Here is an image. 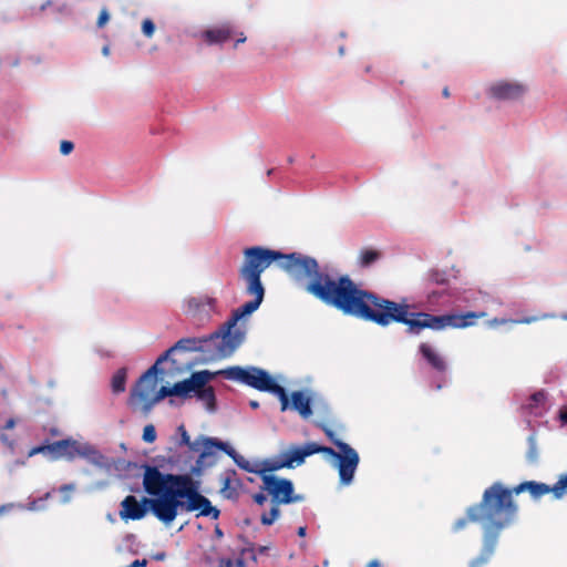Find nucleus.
Wrapping results in <instances>:
<instances>
[{
  "label": "nucleus",
  "instance_id": "nucleus-1",
  "mask_svg": "<svg viewBox=\"0 0 567 567\" xmlns=\"http://www.w3.org/2000/svg\"><path fill=\"white\" fill-rule=\"evenodd\" d=\"M313 298L343 316L372 322L381 328L392 323L405 326L409 309L416 308L405 297L395 301L365 289L349 274H342L328 264Z\"/></svg>",
  "mask_w": 567,
  "mask_h": 567
},
{
  "label": "nucleus",
  "instance_id": "nucleus-2",
  "mask_svg": "<svg viewBox=\"0 0 567 567\" xmlns=\"http://www.w3.org/2000/svg\"><path fill=\"white\" fill-rule=\"evenodd\" d=\"M225 359L199 336H186L176 340L165 349L135 381L131 389L128 403L132 406L142 404L141 410L147 415L153 408L167 399L169 403V391L162 386L155 392L158 383L169 371L182 374L198 364H208L216 360Z\"/></svg>",
  "mask_w": 567,
  "mask_h": 567
},
{
  "label": "nucleus",
  "instance_id": "nucleus-3",
  "mask_svg": "<svg viewBox=\"0 0 567 567\" xmlns=\"http://www.w3.org/2000/svg\"><path fill=\"white\" fill-rule=\"evenodd\" d=\"M527 489V481L508 487L496 481L484 489L478 503L471 505L466 514L455 520L454 530L465 527L467 523L477 524L482 532H502L514 528L519 519V508L515 495Z\"/></svg>",
  "mask_w": 567,
  "mask_h": 567
},
{
  "label": "nucleus",
  "instance_id": "nucleus-4",
  "mask_svg": "<svg viewBox=\"0 0 567 567\" xmlns=\"http://www.w3.org/2000/svg\"><path fill=\"white\" fill-rule=\"evenodd\" d=\"M272 264L285 270L308 295L315 297L327 264L299 252H285L267 246L252 245L243 249L241 270L262 275Z\"/></svg>",
  "mask_w": 567,
  "mask_h": 567
},
{
  "label": "nucleus",
  "instance_id": "nucleus-5",
  "mask_svg": "<svg viewBox=\"0 0 567 567\" xmlns=\"http://www.w3.org/2000/svg\"><path fill=\"white\" fill-rule=\"evenodd\" d=\"M238 277L245 282V295L251 299L231 310L227 319L214 331L199 336L225 359L231 357L247 338V322L264 302L266 288L260 274L238 269Z\"/></svg>",
  "mask_w": 567,
  "mask_h": 567
},
{
  "label": "nucleus",
  "instance_id": "nucleus-6",
  "mask_svg": "<svg viewBox=\"0 0 567 567\" xmlns=\"http://www.w3.org/2000/svg\"><path fill=\"white\" fill-rule=\"evenodd\" d=\"M144 487L152 496V514H157L159 501L169 499L186 482L182 451L169 452L168 456L156 455L151 462L143 460Z\"/></svg>",
  "mask_w": 567,
  "mask_h": 567
},
{
  "label": "nucleus",
  "instance_id": "nucleus-7",
  "mask_svg": "<svg viewBox=\"0 0 567 567\" xmlns=\"http://www.w3.org/2000/svg\"><path fill=\"white\" fill-rule=\"evenodd\" d=\"M202 480H186L177 492L166 501H159L155 517L169 526L179 513L198 512L197 516L218 519L220 509L202 494Z\"/></svg>",
  "mask_w": 567,
  "mask_h": 567
},
{
  "label": "nucleus",
  "instance_id": "nucleus-8",
  "mask_svg": "<svg viewBox=\"0 0 567 567\" xmlns=\"http://www.w3.org/2000/svg\"><path fill=\"white\" fill-rule=\"evenodd\" d=\"M228 381L249 386L260 392L276 396L280 403V411L286 412L293 405L290 399L300 396L303 392H291L278 381L281 375L274 377L268 370L256 365H228L226 367Z\"/></svg>",
  "mask_w": 567,
  "mask_h": 567
},
{
  "label": "nucleus",
  "instance_id": "nucleus-9",
  "mask_svg": "<svg viewBox=\"0 0 567 567\" xmlns=\"http://www.w3.org/2000/svg\"><path fill=\"white\" fill-rule=\"evenodd\" d=\"M488 298L486 292L472 288L463 289L458 287H442L421 290V308L429 311H439L441 309L472 308L478 305V301H485Z\"/></svg>",
  "mask_w": 567,
  "mask_h": 567
},
{
  "label": "nucleus",
  "instance_id": "nucleus-10",
  "mask_svg": "<svg viewBox=\"0 0 567 567\" xmlns=\"http://www.w3.org/2000/svg\"><path fill=\"white\" fill-rule=\"evenodd\" d=\"M224 442L216 436L199 434L189 450L182 451L187 480H202L206 470L212 467L219 453H223Z\"/></svg>",
  "mask_w": 567,
  "mask_h": 567
},
{
  "label": "nucleus",
  "instance_id": "nucleus-11",
  "mask_svg": "<svg viewBox=\"0 0 567 567\" xmlns=\"http://www.w3.org/2000/svg\"><path fill=\"white\" fill-rule=\"evenodd\" d=\"M270 493V507L260 515V523L265 527L274 525L280 517V506L301 503L306 499L303 494L295 492L292 480L284 476H270L264 480Z\"/></svg>",
  "mask_w": 567,
  "mask_h": 567
},
{
  "label": "nucleus",
  "instance_id": "nucleus-12",
  "mask_svg": "<svg viewBox=\"0 0 567 567\" xmlns=\"http://www.w3.org/2000/svg\"><path fill=\"white\" fill-rule=\"evenodd\" d=\"M38 454L47 456L50 461L65 458L69 462L75 458L85 461V456H92V450L89 442L80 443L73 436H66L61 440L51 441L49 437L43 439L39 444L31 446L27 452V458Z\"/></svg>",
  "mask_w": 567,
  "mask_h": 567
},
{
  "label": "nucleus",
  "instance_id": "nucleus-13",
  "mask_svg": "<svg viewBox=\"0 0 567 567\" xmlns=\"http://www.w3.org/2000/svg\"><path fill=\"white\" fill-rule=\"evenodd\" d=\"M415 362L421 371L430 372V386L433 390L440 391L450 384L451 378L449 375V362L429 342H421L417 346Z\"/></svg>",
  "mask_w": 567,
  "mask_h": 567
},
{
  "label": "nucleus",
  "instance_id": "nucleus-14",
  "mask_svg": "<svg viewBox=\"0 0 567 567\" xmlns=\"http://www.w3.org/2000/svg\"><path fill=\"white\" fill-rule=\"evenodd\" d=\"M89 446L92 450V456H85V461L99 470H103L106 473L115 471V476L120 480L125 478H143L144 480V466L142 461L125 460L123 457L114 458L102 453L94 444L89 442Z\"/></svg>",
  "mask_w": 567,
  "mask_h": 567
},
{
  "label": "nucleus",
  "instance_id": "nucleus-15",
  "mask_svg": "<svg viewBox=\"0 0 567 567\" xmlns=\"http://www.w3.org/2000/svg\"><path fill=\"white\" fill-rule=\"evenodd\" d=\"M291 392H303L300 396L291 398L290 404L293 405L288 411L297 412L301 419H310L315 411L319 416V421L331 422L332 411L329 402L320 394L316 393L311 389L292 390Z\"/></svg>",
  "mask_w": 567,
  "mask_h": 567
},
{
  "label": "nucleus",
  "instance_id": "nucleus-16",
  "mask_svg": "<svg viewBox=\"0 0 567 567\" xmlns=\"http://www.w3.org/2000/svg\"><path fill=\"white\" fill-rule=\"evenodd\" d=\"M327 461L338 471L340 486L346 487L353 483L360 464V455L353 446L347 443L339 449L332 447Z\"/></svg>",
  "mask_w": 567,
  "mask_h": 567
},
{
  "label": "nucleus",
  "instance_id": "nucleus-17",
  "mask_svg": "<svg viewBox=\"0 0 567 567\" xmlns=\"http://www.w3.org/2000/svg\"><path fill=\"white\" fill-rule=\"evenodd\" d=\"M409 309L405 321V333L410 337L420 336L425 329L441 332L450 328L449 310L443 313Z\"/></svg>",
  "mask_w": 567,
  "mask_h": 567
},
{
  "label": "nucleus",
  "instance_id": "nucleus-18",
  "mask_svg": "<svg viewBox=\"0 0 567 567\" xmlns=\"http://www.w3.org/2000/svg\"><path fill=\"white\" fill-rule=\"evenodd\" d=\"M527 92V86L519 82L499 80L486 90L488 99L498 102H517Z\"/></svg>",
  "mask_w": 567,
  "mask_h": 567
},
{
  "label": "nucleus",
  "instance_id": "nucleus-19",
  "mask_svg": "<svg viewBox=\"0 0 567 567\" xmlns=\"http://www.w3.org/2000/svg\"><path fill=\"white\" fill-rule=\"evenodd\" d=\"M220 483L221 487L219 493L225 499L236 502L241 493L249 492L244 481L238 476L236 470L233 467L226 468L220 474Z\"/></svg>",
  "mask_w": 567,
  "mask_h": 567
},
{
  "label": "nucleus",
  "instance_id": "nucleus-20",
  "mask_svg": "<svg viewBox=\"0 0 567 567\" xmlns=\"http://www.w3.org/2000/svg\"><path fill=\"white\" fill-rule=\"evenodd\" d=\"M150 502V505H145L137 499L134 495H127L120 504V517L124 522L140 520L144 518L148 513H152V497L145 498Z\"/></svg>",
  "mask_w": 567,
  "mask_h": 567
},
{
  "label": "nucleus",
  "instance_id": "nucleus-21",
  "mask_svg": "<svg viewBox=\"0 0 567 567\" xmlns=\"http://www.w3.org/2000/svg\"><path fill=\"white\" fill-rule=\"evenodd\" d=\"M192 368L190 375L186 378L189 382V388L192 390V393L194 398L198 395L200 391H206L208 388H213L210 385V382L216 379L217 377H221L225 380H228V377L226 374V368L217 370V371H210L208 369L204 370H193Z\"/></svg>",
  "mask_w": 567,
  "mask_h": 567
},
{
  "label": "nucleus",
  "instance_id": "nucleus-22",
  "mask_svg": "<svg viewBox=\"0 0 567 567\" xmlns=\"http://www.w3.org/2000/svg\"><path fill=\"white\" fill-rule=\"evenodd\" d=\"M460 270H456L454 267L451 270L440 269L436 267L430 268L423 276L421 280V290H425V288L435 289L442 287H450L451 278L456 279Z\"/></svg>",
  "mask_w": 567,
  "mask_h": 567
},
{
  "label": "nucleus",
  "instance_id": "nucleus-23",
  "mask_svg": "<svg viewBox=\"0 0 567 567\" xmlns=\"http://www.w3.org/2000/svg\"><path fill=\"white\" fill-rule=\"evenodd\" d=\"M487 313L484 310H461L453 308L449 310L450 329H466L476 324L480 318Z\"/></svg>",
  "mask_w": 567,
  "mask_h": 567
},
{
  "label": "nucleus",
  "instance_id": "nucleus-24",
  "mask_svg": "<svg viewBox=\"0 0 567 567\" xmlns=\"http://www.w3.org/2000/svg\"><path fill=\"white\" fill-rule=\"evenodd\" d=\"M284 468H286L285 463L280 454L277 453L276 455L262 460H255L252 474L257 475L264 483V480H268L270 476H277L276 472Z\"/></svg>",
  "mask_w": 567,
  "mask_h": 567
},
{
  "label": "nucleus",
  "instance_id": "nucleus-25",
  "mask_svg": "<svg viewBox=\"0 0 567 567\" xmlns=\"http://www.w3.org/2000/svg\"><path fill=\"white\" fill-rule=\"evenodd\" d=\"M549 394L547 390L540 389L530 394L527 399V402L520 405V409L534 416H543L545 415L549 408L546 406V402L548 401Z\"/></svg>",
  "mask_w": 567,
  "mask_h": 567
},
{
  "label": "nucleus",
  "instance_id": "nucleus-26",
  "mask_svg": "<svg viewBox=\"0 0 567 567\" xmlns=\"http://www.w3.org/2000/svg\"><path fill=\"white\" fill-rule=\"evenodd\" d=\"M169 391V406L178 409L185 404L188 399L194 398L189 388V382L185 378L168 385Z\"/></svg>",
  "mask_w": 567,
  "mask_h": 567
},
{
  "label": "nucleus",
  "instance_id": "nucleus-27",
  "mask_svg": "<svg viewBox=\"0 0 567 567\" xmlns=\"http://www.w3.org/2000/svg\"><path fill=\"white\" fill-rule=\"evenodd\" d=\"M235 30L229 23H224L220 27L209 28L202 32V38L208 45H223Z\"/></svg>",
  "mask_w": 567,
  "mask_h": 567
},
{
  "label": "nucleus",
  "instance_id": "nucleus-28",
  "mask_svg": "<svg viewBox=\"0 0 567 567\" xmlns=\"http://www.w3.org/2000/svg\"><path fill=\"white\" fill-rule=\"evenodd\" d=\"M286 468L293 470L305 464L302 447L300 443H291L286 449L279 451Z\"/></svg>",
  "mask_w": 567,
  "mask_h": 567
},
{
  "label": "nucleus",
  "instance_id": "nucleus-29",
  "mask_svg": "<svg viewBox=\"0 0 567 567\" xmlns=\"http://www.w3.org/2000/svg\"><path fill=\"white\" fill-rule=\"evenodd\" d=\"M247 560L256 563L255 546L240 549L237 558H220L218 567H247Z\"/></svg>",
  "mask_w": 567,
  "mask_h": 567
},
{
  "label": "nucleus",
  "instance_id": "nucleus-30",
  "mask_svg": "<svg viewBox=\"0 0 567 567\" xmlns=\"http://www.w3.org/2000/svg\"><path fill=\"white\" fill-rule=\"evenodd\" d=\"M223 453L230 457L239 470L252 474L254 462L245 458L229 441L224 442Z\"/></svg>",
  "mask_w": 567,
  "mask_h": 567
},
{
  "label": "nucleus",
  "instance_id": "nucleus-31",
  "mask_svg": "<svg viewBox=\"0 0 567 567\" xmlns=\"http://www.w3.org/2000/svg\"><path fill=\"white\" fill-rule=\"evenodd\" d=\"M195 400L200 402L205 411L209 414H215L219 410V403L214 388H208L206 391H200Z\"/></svg>",
  "mask_w": 567,
  "mask_h": 567
},
{
  "label": "nucleus",
  "instance_id": "nucleus-32",
  "mask_svg": "<svg viewBox=\"0 0 567 567\" xmlns=\"http://www.w3.org/2000/svg\"><path fill=\"white\" fill-rule=\"evenodd\" d=\"M527 426L529 429V435L527 436V452H526V461L529 464H537L539 460L538 450H537V429H535L532 423L528 421Z\"/></svg>",
  "mask_w": 567,
  "mask_h": 567
},
{
  "label": "nucleus",
  "instance_id": "nucleus-33",
  "mask_svg": "<svg viewBox=\"0 0 567 567\" xmlns=\"http://www.w3.org/2000/svg\"><path fill=\"white\" fill-rule=\"evenodd\" d=\"M173 441L174 447H169V452L179 451L183 447H185V450H189L190 445H193V441H190V436L184 424H179L176 427Z\"/></svg>",
  "mask_w": 567,
  "mask_h": 567
},
{
  "label": "nucleus",
  "instance_id": "nucleus-34",
  "mask_svg": "<svg viewBox=\"0 0 567 567\" xmlns=\"http://www.w3.org/2000/svg\"><path fill=\"white\" fill-rule=\"evenodd\" d=\"M303 452V456L307 460V457L312 456L315 454H322L323 457L327 460L332 446H328L321 442L317 441H306L303 443H300Z\"/></svg>",
  "mask_w": 567,
  "mask_h": 567
},
{
  "label": "nucleus",
  "instance_id": "nucleus-35",
  "mask_svg": "<svg viewBox=\"0 0 567 567\" xmlns=\"http://www.w3.org/2000/svg\"><path fill=\"white\" fill-rule=\"evenodd\" d=\"M127 368L122 367L117 369L114 374L111 378V391L113 394L118 395L126 390V382H127Z\"/></svg>",
  "mask_w": 567,
  "mask_h": 567
},
{
  "label": "nucleus",
  "instance_id": "nucleus-36",
  "mask_svg": "<svg viewBox=\"0 0 567 567\" xmlns=\"http://www.w3.org/2000/svg\"><path fill=\"white\" fill-rule=\"evenodd\" d=\"M496 536H497V534H486L485 542H484L485 548L480 557L473 559L470 563V567H480L488 560L489 556L493 553V548L496 544Z\"/></svg>",
  "mask_w": 567,
  "mask_h": 567
},
{
  "label": "nucleus",
  "instance_id": "nucleus-37",
  "mask_svg": "<svg viewBox=\"0 0 567 567\" xmlns=\"http://www.w3.org/2000/svg\"><path fill=\"white\" fill-rule=\"evenodd\" d=\"M19 107L20 104L16 99H0V121H10Z\"/></svg>",
  "mask_w": 567,
  "mask_h": 567
},
{
  "label": "nucleus",
  "instance_id": "nucleus-38",
  "mask_svg": "<svg viewBox=\"0 0 567 567\" xmlns=\"http://www.w3.org/2000/svg\"><path fill=\"white\" fill-rule=\"evenodd\" d=\"M316 427L320 429L327 440L332 444V447L333 449H339L340 446L347 444V442H344L342 439H340L336 431H333L330 426H329V423L330 422H324V421H315L313 422Z\"/></svg>",
  "mask_w": 567,
  "mask_h": 567
},
{
  "label": "nucleus",
  "instance_id": "nucleus-39",
  "mask_svg": "<svg viewBox=\"0 0 567 567\" xmlns=\"http://www.w3.org/2000/svg\"><path fill=\"white\" fill-rule=\"evenodd\" d=\"M549 484L538 481H527L526 492L530 495L532 499L538 501L544 495L549 494Z\"/></svg>",
  "mask_w": 567,
  "mask_h": 567
},
{
  "label": "nucleus",
  "instance_id": "nucleus-40",
  "mask_svg": "<svg viewBox=\"0 0 567 567\" xmlns=\"http://www.w3.org/2000/svg\"><path fill=\"white\" fill-rule=\"evenodd\" d=\"M549 492L555 499H561L567 495V473H561L556 483L549 485Z\"/></svg>",
  "mask_w": 567,
  "mask_h": 567
},
{
  "label": "nucleus",
  "instance_id": "nucleus-41",
  "mask_svg": "<svg viewBox=\"0 0 567 567\" xmlns=\"http://www.w3.org/2000/svg\"><path fill=\"white\" fill-rule=\"evenodd\" d=\"M51 494L48 492L43 496L30 499L27 505L18 504L19 509H27V511H40L43 509L47 505L48 499L50 498Z\"/></svg>",
  "mask_w": 567,
  "mask_h": 567
},
{
  "label": "nucleus",
  "instance_id": "nucleus-42",
  "mask_svg": "<svg viewBox=\"0 0 567 567\" xmlns=\"http://www.w3.org/2000/svg\"><path fill=\"white\" fill-rule=\"evenodd\" d=\"M379 259V252L374 249H362L359 255V265L369 268Z\"/></svg>",
  "mask_w": 567,
  "mask_h": 567
},
{
  "label": "nucleus",
  "instance_id": "nucleus-43",
  "mask_svg": "<svg viewBox=\"0 0 567 567\" xmlns=\"http://www.w3.org/2000/svg\"><path fill=\"white\" fill-rule=\"evenodd\" d=\"M536 318L535 317H525L523 319H517V320H513V319H507V318H493L491 320H487L486 321V324L488 328H496L501 324H506V323H511V324H515V323H530L533 321H535Z\"/></svg>",
  "mask_w": 567,
  "mask_h": 567
},
{
  "label": "nucleus",
  "instance_id": "nucleus-44",
  "mask_svg": "<svg viewBox=\"0 0 567 567\" xmlns=\"http://www.w3.org/2000/svg\"><path fill=\"white\" fill-rule=\"evenodd\" d=\"M204 306L203 298L189 297L185 300L184 311L186 313L196 315Z\"/></svg>",
  "mask_w": 567,
  "mask_h": 567
},
{
  "label": "nucleus",
  "instance_id": "nucleus-45",
  "mask_svg": "<svg viewBox=\"0 0 567 567\" xmlns=\"http://www.w3.org/2000/svg\"><path fill=\"white\" fill-rule=\"evenodd\" d=\"M268 498L270 499L269 489L266 487V484L262 483L259 489L252 494V501L256 505L264 506Z\"/></svg>",
  "mask_w": 567,
  "mask_h": 567
},
{
  "label": "nucleus",
  "instance_id": "nucleus-46",
  "mask_svg": "<svg viewBox=\"0 0 567 567\" xmlns=\"http://www.w3.org/2000/svg\"><path fill=\"white\" fill-rule=\"evenodd\" d=\"M141 30L145 38L151 39L156 31V24L151 18H145L142 21Z\"/></svg>",
  "mask_w": 567,
  "mask_h": 567
},
{
  "label": "nucleus",
  "instance_id": "nucleus-47",
  "mask_svg": "<svg viewBox=\"0 0 567 567\" xmlns=\"http://www.w3.org/2000/svg\"><path fill=\"white\" fill-rule=\"evenodd\" d=\"M157 439V431L154 424H146L143 429L142 440L145 443H154Z\"/></svg>",
  "mask_w": 567,
  "mask_h": 567
},
{
  "label": "nucleus",
  "instance_id": "nucleus-48",
  "mask_svg": "<svg viewBox=\"0 0 567 567\" xmlns=\"http://www.w3.org/2000/svg\"><path fill=\"white\" fill-rule=\"evenodd\" d=\"M111 20V13L106 7H103L100 10L99 17L96 19V28L103 29Z\"/></svg>",
  "mask_w": 567,
  "mask_h": 567
},
{
  "label": "nucleus",
  "instance_id": "nucleus-49",
  "mask_svg": "<svg viewBox=\"0 0 567 567\" xmlns=\"http://www.w3.org/2000/svg\"><path fill=\"white\" fill-rule=\"evenodd\" d=\"M74 143L70 140H62L60 142V147H59V152L61 155L63 156H68L70 155L73 151H74Z\"/></svg>",
  "mask_w": 567,
  "mask_h": 567
},
{
  "label": "nucleus",
  "instance_id": "nucleus-50",
  "mask_svg": "<svg viewBox=\"0 0 567 567\" xmlns=\"http://www.w3.org/2000/svg\"><path fill=\"white\" fill-rule=\"evenodd\" d=\"M555 420L561 427H567V403L561 405L556 413Z\"/></svg>",
  "mask_w": 567,
  "mask_h": 567
},
{
  "label": "nucleus",
  "instance_id": "nucleus-51",
  "mask_svg": "<svg viewBox=\"0 0 567 567\" xmlns=\"http://www.w3.org/2000/svg\"><path fill=\"white\" fill-rule=\"evenodd\" d=\"M0 442L10 450L11 454L16 453V440L10 439L6 433H0Z\"/></svg>",
  "mask_w": 567,
  "mask_h": 567
},
{
  "label": "nucleus",
  "instance_id": "nucleus-52",
  "mask_svg": "<svg viewBox=\"0 0 567 567\" xmlns=\"http://www.w3.org/2000/svg\"><path fill=\"white\" fill-rule=\"evenodd\" d=\"M20 63V58L19 56H4V58H0V66L1 65H9V66H18Z\"/></svg>",
  "mask_w": 567,
  "mask_h": 567
},
{
  "label": "nucleus",
  "instance_id": "nucleus-53",
  "mask_svg": "<svg viewBox=\"0 0 567 567\" xmlns=\"http://www.w3.org/2000/svg\"><path fill=\"white\" fill-rule=\"evenodd\" d=\"M14 508H18V504L6 503V504L0 505V516L11 512Z\"/></svg>",
  "mask_w": 567,
  "mask_h": 567
},
{
  "label": "nucleus",
  "instance_id": "nucleus-54",
  "mask_svg": "<svg viewBox=\"0 0 567 567\" xmlns=\"http://www.w3.org/2000/svg\"><path fill=\"white\" fill-rule=\"evenodd\" d=\"M54 11L56 13H61V14H66V16L71 14V9L68 6V3H65V2L54 7Z\"/></svg>",
  "mask_w": 567,
  "mask_h": 567
},
{
  "label": "nucleus",
  "instance_id": "nucleus-55",
  "mask_svg": "<svg viewBox=\"0 0 567 567\" xmlns=\"http://www.w3.org/2000/svg\"><path fill=\"white\" fill-rule=\"evenodd\" d=\"M203 302H204V305H207L210 308L212 311H215L216 305H217V299L216 298L206 296L203 299Z\"/></svg>",
  "mask_w": 567,
  "mask_h": 567
},
{
  "label": "nucleus",
  "instance_id": "nucleus-56",
  "mask_svg": "<svg viewBox=\"0 0 567 567\" xmlns=\"http://www.w3.org/2000/svg\"><path fill=\"white\" fill-rule=\"evenodd\" d=\"M237 35L236 40H235V43H234V48H237L239 44L241 43H245L247 41V37L245 35L244 32H236L235 33Z\"/></svg>",
  "mask_w": 567,
  "mask_h": 567
},
{
  "label": "nucleus",
  "instance_id": "nucleus-57",
  "mask_svg": "<svg viewBox=\"0 0 567 567\" xmlns=\"http://www.w3.org/2000/svg\"><path fill=\"white\" fill-rule=\"evenodd\" d=\"M27 463V457L25 458H16L11 466L9 467V471L12 472L16 467H20V466H24Z\"/></svg>",
  "mask_w": 567,
  "mask_h": 567
},
{
  "label": "nucleus",
  "instance_id": "nucleus-58",
  "mask_svg": "<svg viewBox=\"0 0 567 567\" xmlns=\"http://www.w3.org/2000/svg\"><path fill=\"white\" fill-rule=\"evenodd\" d=\"M75 489V483H66L59 487L60 493L72 492Z\"/></svg>",
  "mask_w": 567,
  "mask_h": 567
},
{
  "label": "nucleus",
  "instance_id": "nucleus-59",
  "mask_svg": "<svg viewBox=\"0 0 567 567\" xmlns=\"http://www.w3.org/2000/svg\"><path fill=\"white\" fill-rule=\"evenodd\" d=\"M17 424V421L14 417H9L6 420L3 429L4 430H12Z\"/></svg>",
  "mask_w": 567,
  "mask_h": 567
},
{
  "label": "nucleus",
  "instance_id": "nucleus-60",
  "mask_svg": "<svg viewBox=\"0 0 567 567\" xmlns=\"http://www.w3.org/2000/svg\"><path fill=\"white\" fill-rule=\"evenodd\" d=\"M0 136L4 140L10 138V131L8 130V127L0 125Z\"/></svg>",
  "mask_w": 567,
  "mask_h": 567
},
{
  "label": "nucleus",
  "instance_id": "nucleus-61",
  "mask_svg": "<svg viewBox=\"0 0 567 567\" xmlns=\"http://www.w3.org/2000/svg\"><path fill=\"white\" fill-rule=\"evenodd\" d=\"M53 4V1L52 0H45L39 8V10L42 12V11H45L49 7H51Z\"/></svg>",
  "mask_w": 567,
  "mask_h": 567
},
{
  "label": "nucleus",
  "instance_id": "nucleus-62",
  "mask_svg": "<svg viewBox=\"0 0 567 567\" xmlns=\"http://www.w3.org/2000/svg\"><path fill=\"white\" fill-rule=\"evenodd\" d=\"M269 549H270L269 546H259L258 548L255 547L256 555L257 554H260V555L266 554V553H268Z\"/></svg>",
  "mask_w": 567,
  "mask_h": 567
},
{
  "label": "nucleus",
  "instance_id": "nucleus-63",
  "mask_svg": "<svg viewBox=\"0 0 567 567\" xmlns=\"http://www.w3.org/2000/svg\"><path fill=\"white\" fill-rule=\"evenodd\" d=\"M101 52H102V55H103V56H109V55H110V53H111L110 44H107V43H106V44H104V45L102 47Z\"/></svg>",
  "mask_w": 567,
  "mask_h": 567
},
{
  "label": "nucleus",
  "instance_id": "nucleus-64",
  "mask_svg": "<svg viewBox=\"0 0 567 567\" xmlns=\"http://www.w3.org/2000/svg\"><path fill=\"white\" fill-rule=\"evenodd\" d=\"M365 567H381V564H380V561L378 559H372L371 561H369Z\"/></svg>",
  "mask_w": 567,
  "mask_h": 567
}]
</instances>
